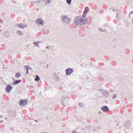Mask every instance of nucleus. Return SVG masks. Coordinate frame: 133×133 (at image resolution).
<instances>
[{
  "label": "nucleus",
  "mask_w": 133,
  "mask_h": 133,
  "mask_svg": "<svg viewBox=\"0 0 133 133\" xmlns=\"http://www.w3.org/2000/svg\"><path fill=\"white\" fill-rule=\"evenodd\" d=\"M86 23V20L81 16H77L74 19V23L77 25L84 26Z\"/></svg>",
  "instance_id": "nucleus-1"
},
{
  "label": "nucleus",
  "mask_w": 133,
  "mask_h": 133,
  "mask_svg": "<svg viewBox=\"0 0 133 133\" xmlns=\"http://www.w3.org/2000/svg\"><path fill=\"white\" fill-rule=\"evenodd\" d=\"M61 19L63 22L66 24H69L70 21V19L69 17L66 16H62Z\"/></svg>",
  "instance_id": "nucleus-2"
},
{
  "label": "nucleus",
  "mask_w": 133,
  "mask_h": 133,
  "mask_svg": "<svg viewBox=\"0 0 133 133\" xmlns=\"http://www.w3.org/2000/svg\"><path fill=\"white\" fill-rule=\"evenodd\" d=\"M99 91L101 92L103 94V95L106 97L109 96V92L107 90H103L102 89H101L99 90Z\"/></svg>",
  "instance_id": "nucleus-3"
},
{
  "label": "nucleus",
  "mask_w": 133,
  "mask_h": 133,
  "mask_svg": "<svg viewBox=\"0 0 133 133\" xmlns=\"http://www.w3.org/2000/svg\"><path fill=\"white\" fill-rule=\"evenodd\" d=\"M28 103V100H20L19 103L20 106L23 107L27 105Z\"/></svg>",
  "instance_id": "nucleus-4"
},
{
  "label": "nucleus",
  "mask_w": 133,
  "mask_h": 133,
  "mask_svg": "<svg viewBox=\"0 0 133 133\" xmlns=\"http://www.w3.org/2000/svg\"><path fill=\"white\" fill-rule=\"evenodd\" d=\"M66 74V75H70L74 71L73 69L69 68L65 70Z\"/></svg>",
  "instance_id": "nucleus-5"
},
{
  "label": "nucleus",
  "mask_w": 133,
  "mask_h": 133,
  "mask_svg": "<svg viewBox=\"0 0 133 133\" xmlns=\"http://www.w3.org/2000/svg\"><path fill=\"white\" fill-rule=\"evenodd\" d=\"M44 1V2L45 3V4L46 5H48V4H49L51 1V0H41L39 1L38 2L39 3L42 4V2ZM38 2H34V3H38Z\"/></svg>",
  "instance_id": "nucleus-6"
},
{
  "label": "nucleus",
  "mask_w": 133,
  "mask_h": 133,
  "mask_svg": "<svg viewBox=\"0 0 133 133\" xmlns=\"http://www.w3.org/2000/svg\"><path fill=\"white\" fill-rule=\"evenodd\" d=\"M16 25L18 28L22 29H23L24 28H25L27 26V25L26 24H25L24 23L17 24Z\"/></svg>",
  "instance_id": "nucleus-7"
},
{
  "label": "nucleus",
  "mask_w": 133,
  "mask_h": 133,
  "mask_svg": "<svg viewBox=\"0 0 133 133\" xmlns=\"http://www.w3.org/2000/svg\"><path fill=\"white\" fill-rule=\"evenodd\" d=\"M36 23L38 25H42L44 24V21L41 18H39L37 19L36 21Z\"/></svg>",
  "instance_id": "nucleus-8"
},
{
  "label": "nucleus",
  "mask_w": 133,
  "mask_h": 133,
  "mask_svg": "<svg viewBox=\"0 0 133 133\" xmlns=\"http://www.w3.org/2000/svg\"><path fill=\"white\" fill-rule=\"evenodd\" d=\"M89 8L87 6L85 7L84 10V11L83 14V17H85L86 15H87L88 11L89 10H88Z\"/></svg>",
  "instance_id": "nucleus-9"
},
{
  "label": "nucleus",
  "mask_w": 133,
  "mask_h": 133,
  "mask_svg": "<svg viewBox=\"0 0 133 133\" xmlns=\"http://www.w3.org/2000/svg\"><path fill=\"white\" fill-rule=\"evenodd\" d=\"M131 125L130 122L129 121H127L124 123V126L126 129L129 128Z\"/></svg>",
  "instance_id": "nucleus-10"
},
{
  "label": "nucleus",
  "mask_w": 133,
  "mask_h": 133,
  "mask_svg": "<svg viewBox=\"0 0 133 133\" xmlns=\"http://www.w3.org/2000/svg\"><path fill=\"white\" fill-rule=\"evenodd\" d=\"M101 110L104 112H107L109 111L108 107L107 106H103L101 108Z\"/></svg>",
  "instance_id": "nucleus-11"
},
{
  "label": "nucleus",
  "mask_w": 133,
  "mask_h": 133,
  "mask_svg": "<svg viewBox=\"0 0 133 133\" xmlns=\"http://www.w3.org/2000/svg\"><path fill=\"white\" fill-rule=\"evenodd\" d=\"M12 86L10 85H7L5 88L7 92H10V90L12 89Z\"/></svg>",
  "instance_id": "nucleus-12"
},
{
  "label": "nucleus",
  "mask_w": 133,
  "mask_h": 133,
  "mask_svg": "<svg viewBox=\"0 0 133 133\" xmlns=\"http://www.w3.org/2000/svg\"><path fill=\"white\" fill-rule=\"evenodd\" d=\"M21 82V79H18L17 80H16L14 81L13 83V85H16L19 83H20Z\"/></svg>",
  "instance_id": "nucleus-13"
},
{
  "label": "nucleus",
  "mask_w": 133,
  "mask_h": 133,
  "mask_svg": "<svg viewBox=\"0 0 133 133\" xmlns=\"http://www.w3.org/2000/svg\"><path fill=\"white\" fill-rule=\"evenodd\" d=\"M41 42H42L41 41H38L37 42H33V43L35 45V46H37L39 47V46L38 45V44L40 43H41Z\"/></svg>",
  "instance_id": "nucleus-14"
},
{
  "label": "nucleus",
  "mask_w": 133,
  "mask_h": 133,
  "mask_svg": "<svg viewBox=\"0 0 133 133\" xmlns=\"http://www.w3.org/2000/svg\"><path fill=\"white\" fill-rule=\"evenodd\" d=\"M35 80L37 82H38L40 81V78L38 75H37L36 76V78L35 79Z\"/></svg>",
  "instance_id": "nucleus-15"
},
{
  "label": "nucleus",
  "mask_w": 133,
  "mask_h": 133,
  "mask_svg": "<svg viewBox=\"0 0 133 133\" xmlns=\"http://www.w3.org/2000/svg\"><path fill=\"white\" fill-rule=\"evenodd\" d=\"M21 74L19 72H18L16 73L15 77L18 78L19 77L21 76Z\"/></svg>",
  "instance_id": "nucleus-16"
},
{
  "label": "nucleus",
  "mask_w": 133,
  "mask_h": 133,
  "mask_svg": "<svg viewBox=\"0 0 133 133\" xmlns=\"http://www.w3.org/2000/svg\"><path fill=\"white\" fill-rule=\"evenodd\" d=\"M66 100H64V101H62L61 102V104H63L65 106H68V104L67 103H65L66 102Z\"/></svg>",
  "instance_id": "nucleus-17"
},
{
  "label": "nucleus",
  "mask_w": 133,
  "mask_h": 133,
  "mask_svg": "<svg viewBox=\"0 0 133 133\" xmlns=\"http://www.w3.org/2000/svg\"><path fill=\"white\" fill-rule=\"evenodd\" d=\"M17 34L19 36H21L23 35L21 31L19 30H17Z\"/></svg>",
  "instance_id": "nucleus-18"
},
{
  "label": "nucleus",
  "mask_w": 133,
  "mask_h": 133,
  "mask_svg": "<svg viewBox=\"0 0 133 133\" xmlns=\"http://www.w3.org/2000/svg\"><path fill=\"white\" fill-rule=\"evenodd\" d=\"M5 36L7 37H9L10 36L9 33L7 32L5 33Z\"/></svg>",
  "instance_id": "nucleus-19"
},
{
  "label": "nucleus",
  "mask_w": 133,
  "mask_h": 133,
  "mask_svg": "<svg viewBox=\"0 0 133 133\" xmlns=\"http://www.w3.org/2000/svg\"><path fill=\"white\" fill-rule=\"evenodd\" d=\"M24 66L25 68H26V69L27 70H28L29 69H31L30 66H29L28 65H25Z\"/></svg>",
  "instance_id": "nucleus-20"
},
{
  "label": "nucleus",
  "mask_w": 133,
  "mask_h": 133,
  "mask_svg": "<svg viewBox=\"0 0 133 133\" xmlns=\"http://www.w3.org/2000/svg\"><path fill=\"white\" fill-rule=\"evenodd\" d=\"M99 30L103 32H106L107 31V30L106 29H102L101 28H99Z\"/></svg>",
  "instance_id": "nucleus-21"
},
{
  "label": "nucleus",
  "mask_w": 133,
  "mask_h": 133,
  "mask_svg": "<svg viewBox=\"0 0 133 133\" xmlns=\"http://www.w3.org/2000/svg\"><path fill=\"white\" fill-rule=\"evenodd\" d=\"M70 98L68 96H65L63 97V99L66 100H68L70 99Z\"/></svg>",
  "instance_id": "nucleus-22"
},
{
  "label": "nucleus",
  "mask_w": 133,
  "mask_h": 133,
  "mask_svg": "<svg viewBox=\"0 0 133 133\" xmlns=\"http://www.w3.org/2000/svg\"><path fill=\"white\" fill-rule=\"evenodd\" d=\"M41 33L43 34H44L45 32V29L44 28H42L41 30Z\"/></svg>",
  "instance_id": "nucleus-23"
},
{
  "label": "nucleus",
  "mask_w": 133,
  "mask_h": 133,
  "mask_svg": "<svg viewBox=\"0 0 133 133\" xmlns=\"http://www.w3.org/2000/svg\"><path fill=\"white\" fill-rule=\"evenodd\" d=\"M67 3L69 4L70 5L71 4V0H66Z\"/></svg>",
  "instance_id": "nucleus-24"
},
{
  "label": "nucleus",
  "mask_w": 133,
  "mask_h": 133,
  "mask_svg": "<svg viewBox=\"0 0 133 133\" xmlns=\"http://www.w3.org/2000/svg\"><path fill=\"white\" fill-rule=\"evenodd\" d=\"M46 49H49V50H51L52 48L51 46H48L46 47Z\"/></svg>",
  "instance_id": "nucleus-25"
},
{
  "label": "nucleus",
  "mask_w": 133,
  "mask_h": 133,
  "mask_svg": "<svg viewBox=\"0 0 133 133\" xmlns=\"http://www.w3.org/2000/svg\"><path fill=\"white\" fill-rule=\"evenodd\" d=\"M117 96V95L116 94H114L112 98L113 99H114Z\"/></svg>",
  "instance_id": "nucleus-26"
},
{
  "label": "nucleus",
  "mask_w": 133,
  "mask_h": 133,
  "mask_svg": "<svg viewBox=\"0 0 133 133\" xmlns=\"http://www.w3.org/2000/svg\"><path fill=\"white\" fill-rule=\"evenodd\" d=\"M56 80L57 81L59 80V77L57 76H56Z\"/></svg>",
  "instance_id": "nucleus-27"
},
{
  "label": "nucleus",
  "mask_w": 133,
  "mask_h": 133,
  "mask_svg": "<svg viewBox=\"0 0 133 133\" xmlns=\"http://www.w3.org/2000/svg\"><path fill=\"white\" fill-rule=\"evenodd\" d=\"M96 128H97V130L99 129H101V127L99 126H98Z\"/></svg>",
  "instance_id": "nucleus-28"
},
{
  "label": "nucleus",
  "mask_w": 133,
  "mask_h": 133,
  "mask_svg": "<svg viewBox=\"0 0 133 133\" xmlns=\"http://www.w3.org/2000/svg\"><path fill=\"white\" fill-rule=\"evenodd\" d=\"M103 26H104L105 28H106L107 27H108V25L107 24H105Z\"/></svg>",
  "instance_id": "nucleus-29"
},
{
  "label": "nucleus",
  "mask_w": 133,
  "mask_h": 133,
  "mask_svg": "<svg viewBox=\"0 0 133 133\" xmlns=\"http://www.w3.org/2000/svg\"><path fill=\"white\" fill-rule=\"evenodd\" d=\"M97 130V128L96 127L94 128L93 129V131H96Z\"/></svg>",
  "instance_id": "nucleus-30"
},
{
  "label": "nucleus",
  "mask_w": 133,
  "mask_h": 133,
  "mask_svg": "<svg viewBox=\"0 0 133 133\" xmlns=\"http://www.w3.org/2000/svg\"><path fill=\"white\" fill-rule=\"evenodd\" d=\"M131 15L133 16V11H131V12L129 14V16L130 17Z\"/></svg>",
  "instance_id": "nucleus-31"
},
{
  "label": "nucleus",
  "mask_w": 133,
  "mask_h": 133,
  "mask_svg": "<svg viewBox=\"0 0 133 133\" xmlns=\"http://www.w3.org/2000/svg\"><path fill=\"white\" fill-rule=\"evenodd\" d=\"M79 106H80L81 107H82V104L81 103H79L78 105Z\"/></svg>",
  "instance_id": "nucleus-32"
},
{
  "label": "nucleus",
  "mask_w": 133,
  "mask_h": 133,
  "mask_svg": "<svg viewBox=\"0 0 133 133\" xmlns=\"http://www.w3.org/2000/svg\"><path fill=\"white\" fill-rule=\"evenodd\" d=\"M105 102L106 104H107L108 102L106 100H105Z\"/></svg>",
  "instance_id": "nucleus-33"
},
{
  "label": "nucleus",
  "mask_w": 133,
  "mask_h": 133,
  "mask_svg": "<svg viewBox=\"0 0 133 133\" xmlns=\"http://www.w3.org/2000/svg\"><path fill=\"white\" fill-rule=\"evenodd\" d=\"M3 122H4V121L3 120H2L0 121V123H2Z\"/></svg>",
  "instance_id": "nucleus-34"
},
{
  "label": "nucleus",
  "mask_w": 133,
  "mask_h": 133,
  "mask_svg": "<svg viewBox=\"0 0 133 133\" xmlns=\"http://www.w3.org/2000/svg\"><path fill=\"white\" fill-rule=\"evenodd\" d=\"M41 133H48V132H43Z\"/></svg>",
  "instance_id": "nucleus-35"
},
{
  "label": "nucleus",
  "mask_w": 133,
  "mask_h": 133,
  "mask_svg": "<svg viewBox=\"0 0 133 133\" xmlns=\"http://www.w3.org/2000/svg\"><path fill=\"white\" fill-rule=\"evenodd\" d=\"M72 133H77L76 132H75L74 131H73L72 132Z\"/></svg>",
  "instance_id": "nucleus-36"
},
{
  "label": "nucleus",
  "mask_w": 133,
  "mask_h": 133,
  "mask_svg": "<svg viewBox=\"0 0 133 133\" xmlns=\"http://www.w3.org/2000/svg\"><path fill=\"white\" fill-rule=\"evenodd\" d=\"M26 73L29 74L28 70H27L26 71Z\"/></svg>",
  "instance_id": "nucleus-37"
},
{
  "label": "nucleus",
  "mask_w": 133,
  "mask_h": 133,
  "mask_svg": "<svg viewBox=\"0 0 133 133\" xmlns=\"http://www.w3.org/2000/svg\"><path fill=\"white\" fill-rule=\"evenodd\" d=\"M1 23H3L4 22L3 21H2L1 19Z\"/></svg>",
  "instance_id": "nucleus-38"
},
{
  "label": "nucleus",
  "mask_w": 133,
  "mask_h": 133,
  "mask_svg": "<svg viewBox=\"0 0 133 133\" xmlns=\"http://www.w3.org/2000/svg\"><path fill=\"white\" fill-rule=\"evenodd\" d=\"M132 24H133V18H132Z\"/></svg>",
  "instance_id": "nucleus-39"
},
{
  "label": "nucleus",
  "mask_w": 133,
  "mask_h": 133,
  "mask_svg": "<svg viewBox=\"0 0 133 133\" xmlns=\"http://www.w3.org/2000/svg\"><path fill=\"white\" fill-rule=\"evenodd\" d=\"M118 11H119L118 10H116V11L117 13L118 12Z\"/></svg>",
  "instance_id": "nucleus-40"
},
{
  "label": "nucleus",
  "mask_w": 133,
  "mask_h": 133,
  "mask_svg": "<svg viewBox=\"0 0 133 133\" xmlns=\"http://www.w3.org/2000/svg\"><path fill=\"white\" fill-rule=\"evenodd\" d=\"M10 129H11V130H13V129H12V128H10Z\"/></svg>",
  "instance_id": "nucleus-41"
},
{
  "label": "nucleus",
  "mask_w": 133,
  "mask_h": 133,
  "mask_svg": "<svg viewBox=\"0 0 133 133\" xmlns=\"http://www.w3.org/2000/svg\"><path fill=\"white\" fill-rule=\"evenodd\" d=\"M35 121H36V122H38V121H37V120H36V119L35 120Z\"/></svg>",
  "instance_id": "nucleus-42"
},
{
  "label": "nucleus",
  "mask_w": 133,
  "mask_h": 133,
  "mask_svg": "<svg viewBox=\"0 0 133 133\" xmlns=\"http://www.w3.org/2000/svg\"><path fill=\"white\" fill-rule=\"evenodd\" d=\"M3 116H0V118L1 117H2Z\"/></svg>",
  "instance_id": "nucleus-43"
},
{
  "label": "nucleus",
  "mask_w": 133,
  "mask_h": 133,
  "mask_svg": "<svg viewBox=\"0 0 133 133\" xmlns=\"http://www.w3.org/2000/svg\"><path fill=\"white\" fill-rule=\"evenodd\" d=\"M1 31H2V30H0V33H1Z\"/></svg>",
  "instance_id": "nucleus-44"
},
{
  "label": "nucleus",
  "mask_w": 133,
  "mask_h": 133,
  "mask_svg": "<svg viewBox=\"0 0 133 133\" xmlns=\"http://www.w3.org/2000/svg\"><path fill=\"white\" fill-rule=\"evenodd\" d=\"M48 117H46V119H48Z\"/></svg>",
  "instance_id": "nucleus-45"
},
{
  "label": "nucleus",
  "mask_w": 133,
  "mask_h": 133,
  "mask_svg": "<svg viewBox=\"0 0 133 133\" xmlns=\"http://www.w3.org/2000/svg\"><path fill=\"white\" fill-rule=\"evenodd\" d=\"M118 14H117V16H118Z\"/></svg>",
  "instance_id": "nucleus-46"
},
{
  "label": "nucleus",
  "mask_w": 133,
  "mask_h": 133,
  "mask_svg": "<svg viewBox=\"0 0 133 133\" xmlns=\"http://www.w3.org/2000/svg\"><path fill=\"white\" fill-rule=\"evenodd\" d=\"M112 10L113 11H115V10L114 9H113Z\"/></svg>",
  "instance_id": "nucleus-47"
},
{
  "label": "nucleus",
  "mask_w": 133,
  "mask_h": 133,
  "mask_svg": "<svg viewBox=\"0 0 133 133\" xmlns=\"http://www.w3.org/2000/svg\"><path fill=\"white\" fill-rule=\"evenodd\" d=\"M5 118L6 119H8V118H7V117H6V118Z\"/></svg>",
  "instance_id": "nucleus-48"
},
{
  "label": "nucleus",
  "mask_w": 133,
  "mask_h": 133,
  "mask_svg": "<svg viewBox=\"0 0 133 133\" xmlns=\"http://www.w3.org/2000/svg\"><path fill=\"white\" fill-rule=\"evenodd\" d=\"M37 10H39V8H37Z\"/></svg>",
  "instance_id": "nucleus-49"
},
{
  "label": "nucleus",
  "mask_w": 133,
  "mask_h": 133,
  "mask_svg": "<svg viewBox=\"0 0 133 133\" xmlns=\"http://www.w3.org/2000/svg\"><path fill=\"white\" fill-rule=\"evenodd\" d=\"M15 116H16V115H14V116H13V117H14Z\"/></svg>",
  "instance_id": "nucleus-50"
},
{
  "label": "nucleus",
  "mask_w": 133,
  "mask_h": 133,
  "mask_svg": "<svg viewBox=\"0 0 133 133\" xmlns=\"http://www.w3.org/2000/svg\"><path fill=\"white\" fill-rule=\"evenodd\" d=\"M13 78V79H14V80H15V79H14V78Z\"/></svg>",
  "instance_id": "nucleus-51"
},
{
  "label": "nucleus",
  "mask_w": 133,
  "mask_h": 133,
  "mask_svg": "<svg viewBox=\"0 0 133 133\" xmlns=\"http://www.w3.org/2000/svg\"><path fill=\"white\" fill-rule=\"evenodd\" d=\"M21 100H23V99H21Z\"/></svg>",
  "instance_id": "nucleus-52"
},
{
  "label": "nucleus",
  "mask_w": 133,
  "mask_h": 133,
  "mask_svg": "<svg viewBox=\"0 0 133 133\" xmlns=\"http://www.w3.org/2000/svg\"><path fill=\"white\" fill-rule=\"evenodd\" d=\"M25 100H27V99H25Z\"/></svg>",
  "instance_id": "nucleus-53"
}]
</instances>
